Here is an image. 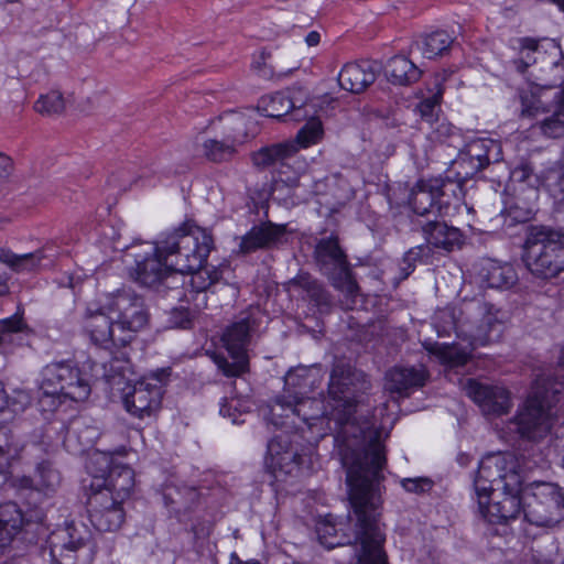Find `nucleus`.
Instances as JSON below:
<instances>
[{
  "label": "nucleus",
  "instance_id": "obj_1",
  "mask_svg": "<svg viewBox=\"0 0 564 564\" xmlns=\"http://www.w3.org/2000/svg\"><path fill=\"white\" fill-rule=\"evenodd\" d=\"M343 371L335 368L330 375L328 401L303 395L319 384L322 375L319 367H297L290 370L284 378V395L275 400L271 408V421L274 425L283 426L280 417L296 416L310 427L316 420L327 417L338 426L335 436L336 448L343 466L346 468V480L352 471L358 484L364 481L380 485L381 470L386 463L384 446L378 440L375 425L369 421H359L361 412L355 400L348 393L347 378L341 381Z\"/></svg>",
  "mask_w": 564,
  "mask_h": 564
},
{
  "label": "nucleus",
  "instance_id": "obj_2",
  "mask_svg": "<svg viewBox=\"0 0 564 564\" xmlns=\"http://www.w3.org/2000/svg\"><path fill=\"white\" fill-rule=\"evenodd\" d=\"M213 249L210 234L200 227L177 229L159 242H144L123 256L128 274L138 283L153 286L173 273L199 269Z\"/></svg>",
  "mask_w": 564,
  "mask_h": 564
},
{
  "label": "nucleus",
  "instance_id": "obj_3",
  "mask_svg": "<svg viewBox=\"0 0 564 564\" xmlns=\"http://www.w3.org/2000/svg\"><path fill=\"white\" fill-rule=\"evenodd\" d=\"M149 321L143 302L135 295L117 291L99 295L87 305L82 327L90 343L109 351L111 365L127 362V346Z\"/></svg>",
  "mask_w": 564,
  "mask_h": 564
},
{
  "label": "nucleus",
  "instance_id": "obj_4",
  "mask_svg": "<svg viewBox=\"0 0 564 564\" xmlns=\"http://www.w3.org/2000/svg\"><path fill=\"white\" fill-rule=\"evenodd\" d=\"M522 466L514 453H491L479 463L474 489L481 516L490 523H507L524 513Z\"/></svg>",
  "mask_w": 564,
  "mask_h": 564
},
{
  "label": "nucleus",
  "instance_id": "obj_5",
  "mask_svg": "<svg viewBox=\"0 0 564 564\" xmlns=\"http://www.w3.org/2000/svg\"><path fill=\"white\" fill-rule=\"evenodd\" d=\"M91 476L88 514L99 531H116L124 521L123 505L134 487V473L128 466L117 465L110 454L94 451L86 464Z\"/></svg>",
  "mask_w": 564,
  "mask_h": 564
},
{
  "label": "nucleus",
  "instance_id": "obj_6",
  "mask_svg": "<svg viewBox=\"0 0 564 564\" xmlns=\"http://www.w3.org/2000/svg\"><path fill=\"white\" fill-rule=\"evenodd\" d=\"M557 404L564 406V345L561 347L555 378L539 377L534 381L514 420L501 429L496 423L499 436L507 442L516 438H542L551 430L552 408Z\"/></svg>",
  "mask_w": 564,
  "mask_h": 564
},
{
  "label": "nucleus",
  "instance_id": "obj_7",
  "mask_svg": "<svg viewBox=\"0 0 564 564\" xmlns=\"http://www.w3.org/2000/svg\"><path fill=\"white\" fill-rule=\"evenodd\" d=\"M355 474H348V495L354 509V549L356 554L348 564H388L382 549L386 536L379 522L381 490L373 482L358 484Z\"/></svg>",
  "mask_w": 564,
  "mask_h": 564
},
{
  "label": "nucleus",
  "instance_id": "obj_8",
  "mask_svg": "<svg viewBox=\"0 0 564 564\" xmlns=\"http://www.w3.org/2000/svg\"><path fill=\"white\" fill-rule=\"evenodd\" d=\"M40 406L57 411L85 402L91 392L89 380L72 362H53L42 370Z\"/></svg>",
  "mask_w": 564,
  "mask_h": 564
},
{
  "label": "nucleus",
  "instance_id": "obj_9",
  "mask_svg": "<svg viewBox=\"0 0 564 564\" xmlns=\"http://www.w3.org/2000/svg\"><path fill=\"white\" fill-rule=\"evenodd\" d=\"M113 373H106L112 389L120 391L126 411L134 417L153 416L161 408L163 397L162 381L155 376H145L131 384L132 375L129 360L121 365H110Z\"/></svg>",
  "mask_w": 564,
  "mask_h": 564
},
{
  "label": "nucleus",
  "instance_id": "obj_10",
  "mask_svg": "<svg viewBox=\"0 0 564 564\" xmlns=\"http://www.w3.org/2000/svg\"><path fill=\"white\" fill-rule=\"evenodd\" d=\"M22 447L14 440L11 431L6 426H0V486L10 482L12 487L19 489H31L44 497H51L61 485L59 473L52 467L48 462H42L37 465L33 478L22 477L20 479L12 477L11 467L19 458Z\"/></svg>",
  "mask_w": 564,
  "mask_h": 564
},
{
  "label": "nucleus",
  "instance_id": "obj_11",
  "mask_svg": "<svg viewBox=\"0 0 564 564\" xmlns=\"http://www.w3.org/2000/svg\"><path fill=\"white\" fill-rule=\"evenodd\" d=\"M523 261L535 275L552 278L564 271V234L545 227L531 228Z\"/></svg>",
  "mask_w": 564,
  "mask_h": 564
},
{
  "label": "nucleus",
  "instance_id": "obj_12",
  "mask_svg": "<svg viewBox=\"0 0 564 564\" xmlns=\"http://www.w3.org/2000/svg\"><path fill=\"white\" fill-rule=\"evenodd\" d=\"M521 117L535 118L552 109V116L540 124L541 132L550 138L564 135V88L529 84L519 93Z\"/></svg>",
  "mask_w": 564,
  "mask_h": 564
},
{
  "label": "nucleus",
  "instance_id": "obj_13",
  "mask_svg": "<svg viewBox=\"0 0 564 564\" xmlns=\"http://www.w3.org/2000/svg\"><path fill=\"white\" fill-rule=\"evenodd\" d=\"M47 546L52 564H89L95 556L90 533L83 524L57 528L50 534Z\"/></svg>",
  "mask_w": 564,
  "mask_h": 564
},
{
  "label": "nucleus",
  "instance_id": "obj_14",
  "mask_svg": "<svg viewBox=\"0 0 564 564\" xmlns=\"http://www.w3.org/2000/svg\"><path fill=\"white\" fill-rule=\"evenodd\" d=\"M524 518L536 525H553L564 517V490L546 481H533L522 487Z\"/></svg>",
  "mask_w": 564,
  "mask_h": 564
},
{
  "label": "nucleus",
  "instance_id": "obj_15",
  "mask_svg": "<svg viewBox=\"0 0 564 564\" xmlns=\"http://www.w3.org/2000/svg\"><path fill=\"white\" fill-rule=\"evenodd\" d=\"M241 126V118L236 115H226L212 121L205 135L197 138V147L202 155L213 162H221L230 159L236 144L242 139L236 130Z\"/></svg>",
  "mask_w": 564,
  "mask_h": 564
},
{
  "label": "nucleus",
  "instance_id": "obj_16",
  "mask_svg": "<svg viewBox=\"0 0 564 564\" xmlns=\"http://www.w3.org/2000/svg\"><path fill=\"white\" fill-rule=\"evenodd\" d=\"M251 330L252 325L249 316L241 317L225 330L223 335V343L231 361L229 362L226 358L220 356H214L215 364L225 376L234 377L247 371V346Z\"/></svg>",
  "mask_w": 564,
  "mask_h": 564
},
{
  "label": "nucleus",
  "instance_id": "obj_17",
  "mask_svg": "<svg viewBox=\"0 0 564 564\" xmlns=\"http://www.w3.org/2000/svg\"><path fill=\"white\" fill-rule=\"evenodd\" d=\"M265 468L274 478L275 490H284L283 484L303 474L306 458L295 454L283 436L272 438L268 444Z\"/></svg>",
  "mask_w": 564,
  "mask_h": 564
},
{
  "label": "nucleus",
  "instance_id": "obj_18",
  "mask_svg": "<svg viewBox=\"0 0 564 564\" xmlns=\"http://www.w3.org/2000/svg\"><path fill=\"white\" fill-rule=\"evenodd\" d=\"M443 181L441 178L420 180L411 189L409 205L417 215L434 214L440 217H449L455 213L447 202L442 200Z\"/></svg>",
  "mask_w": 564,
  "mask_h": 564
},
{
  "label": "nucleus",
  "instance_id": "obj_19",
  "mask_svg": "<svg viewBox=\"0 0 564 564\" xmlns=\"http://www.w3.org/2000/svg\"><path fill=\"white\" fill-rule=\"evenodd\" d=\"M315 252L325 271L328 264L333 267L335 272L330 274V279L334 286L349 296H354L358 291V286L347 267L345 254L339 248L337 239L330 237L321 240Z\"/></svg>",
  "mask_w": 564,
  "mask_h": 564
},
{
  "label": "nucleus",
  "instance_id": "obj_20",
  "mask_svg": "<svg viewBox=\"0 0 564 564\" xmlns=\"http://www.w3.org/2000/svg\"><path fill=\"white\" fill-rule=\"evenodd\" d=\"M464 389L486 415L499 416L506 413L511 405L510 395L502 387H490L470 379Z\"/></svg>",
  "mask_w": 564,
  "mask_h": 564
},
{
  "label": "nucleus",
  "instance_id": "obj_21",
  "mask_svg": "<svg viewBox=\"0 0 564 564\" xmlns=\"http://www.w3.org/2000/svg\"><path fill=\"white\" fill-rule=\"evenodd\" d=\"M316 105L317 98H314L306 101L303 106H296V100H294L289 93L278 91L261 97L258 102V109L263 116L271 118H280L288 115L290 110H293L292 119L300 121L306 119L310 115L307 108H313Z\"/></svg>",
  "mask_w": 564,
  "mask_h": 564
},
{
  "label": "nucleus",
  "instance_id": "obj_22",
  "mask_svg": "<svg viewBox=\"0 0 564 564\" xmlns=\"http://www.w3.org/2000/svg\"><path fill=\"white\" fill-rule=\"evenodd\" d=\"M479 282L492 289H509L517 282V273L513 267L507 262L494 259H482L477 264Z\"/></svg>",
  "mask_w": 564,
  "mask_h": 564
},
{
  "label": "nucleus",
  "instance_id": "obj_23",
  "mask_svg": "<svg viewBox=\"0 0 564 564\" xmlns=\"http://www.w3.org/2000/svg\"><path fill=\"white\" fill-rule=\"evenodd\" d=\"M376 69L368 61L346 64L338 74L339 86L350 93H361L376 80Z\"/></svg>",
  "mask_w": 564,
  "mask_h": 564
},
{
  "label": "nucleus",
  "instance_id": "obj_24",
  "mask_svg": "<svg viewBox=\"0 0 564 564\" xmlns=\"http://www.w3.org/2000/svg\"><path fill=\"white\" fill-rule=\"evenodd\" d=\"M44 256L42 251L32 253L17 254L8 249H0V295L8 293V275L4 265L21 272L31 271L44 265L42 262Z\"/></svg>",
  "mask_w": 564,
  "mask_h": 564
},
{
  "label": "nucleus",
  "instance_id": "obj_25",
  "mask_svg": "<svg viewBox=\"0 0 564 564\" xmlns=\"http://www.w3.org/2000/svg\"><path fill=\"white\" fill-rule=\"evenodd\" d=\"M189 275L191 293L195 294L192 300L195 301V310H203L207 306L206 291L215 283H217L221 275L220 267L205 265L191 272H185Z\"/></svg>",
  "mask_w": 564,
  "mask_h": 564
},
{
  "label": "nucleus",
  "instance_id": "obj_26",
  "mask_svg": "<svg viewBox=\"0 0 564 564\" xmlns=\"http://www.w3.org/2000/svg\"><path fill=\"white\" fill-rule=\"evenodd\" d=\"M24 524V517L14 502L0 506V551L9 547Z\"/></svg>",
  "mask_w": 564,
  "mask_h": 564
},
{
  "label": "nucleus",
  "instance_id": "obj_27",
  "mask_svg": "<svg viewBox=\"0 0 564 564\" xmlns=\"http://www.w3.org/2000/svg\"><path fill=\"white\" fill-rule=\"evenodd\" d=\"M425 372L422 369L398 367L386 376V389L391 393L403 394L412 387L423 386Z\"/></svg>",
  "mask_w": 564,
  "mask_h": 564
},
{
  "label": "nucleus",
  "instance_id": "obj_28",
  "mask_svg": "<svg viewBox=\"0 0 564 564\" xmlns=\"http://www.w3.org/2000/svg\"><path fill=\"white\" fill-rule=\"evenodd\" d=\"M424 234L430 245L446 251H451L462 243L460 231L445 223H430L424 227Z\"/></svg>",
  "mask_w": 564,
  "mask_h": 564
},
{
  "label": "nucleus",
  "instance_id": "obj_29",
  "mask_svg": "<svg viewBox=\"0 0 564 564\" xmlns=\"http://www.w3.org/2000/svg\"><path fill=\"white\" fill-rule=\"evenodd\" d=\"M284 227L269 225L251 229L241 240L240 248L243 252H250L258 248L282 241Z\"/></svg>",
  "mask_w": 564,
  "mask_h": 564
},
{
  "label": "nucleus",
  "instance_id": "obj_30",
  "mask_svg": "<svg viewBox=\"0 0 564 564\" xmlns=\"http://www.w3.org/2000/svg\"><path fill=\"white\" fill-rule=\"evenodd\" d=\"M296 153V145L293 142H282L271 147H264L252 154L253 164L259 167H268L270 165L281 163L282 169H290L284 163Z\"/></svg>",
  "mask_w": 564,
  "mask_h": 564
},
{
  "label": "nucleus",
  "instance_id": "obj_31",
  "mask_svg": "<svg viewBox=\"0 0 564 564\" xmlns=\"http://www.w3.org/2000/svg\"><path fill=\"white\" fill-rule=\"evenodd\" d=\"M386 75L393 84L409 85L420 78L421 70L408 57L397 55L388 62L386 66Z\"/></svg>",
  "mask_w": 564,
  "mask_h": 564
},
{
  "label": "nucleus",
  "instance_id": "obj_32",
  "mask_svg": "<svg viewBox=\"0 0 564 564\" xmlns=\"http://www.w3.org/2000/svg\"><path fill=\"white\" fill-rule=\"evenodd\" d=\"M429 352L446 368H455L467 362L470 351L459 344H431L426 346Z\"/></svg>",
  "mask_w": 564,
  "mask_h": 564
},
{
  "label": "nucleus",
  "instance_id": "obj_33",
  "mask_svg": "<svg viewBox=\"0 0 564 564\" xmlns=\"http://www.w3.org/2000/svg\"><path fill=\"white\" fill-rule=\"evenodd\" d=\"M318 106L319 99H317V105L315 107L307 108V111L310 112V115L306 117L308 118L307 122L297 132L295 140L290 141L296 145V152L300 149H306L313 144H316L322 140L324 133L323 126L321 120L315 117L318 112Z\"/></svg>",
  "mask_w": 564,
  "mask_h": 564
},
{
  "label": "nucleus",
  "instance_id": "obj_34",
  "mask_svg": "<svg viewBox=\"0 0 564 564\" xmlns=\"http://www.w3.org/2000/svg\"><path fill=\"white\" fill-rule=\"evenodd\" d=\"M70 105V97H64L58 89H51L39 96L33 109L42 116H57L63 113Z\"/></svg>",
  "mask_w": 564,
  "mask_h": 564
},
{
  "label": "nucleus",
  "instance_id": "obj_35",
  "mask_svg": "<svg viewBox=\"0 0 564 564\" xmlns=\"http://www.w3.org/2000/svg\"><path fill=\"white\" fill-rule=\"evenodd\" d=\"M513 45L517 57L512 59V65L518 72L523 73L539 59L541 54L539 42L534 39L522 37L516 40Z\"/></svg>",
  "mask_w": 564,
  "mask_h": 564
},
{
  "label": "nucleus",
  "instance_id": "obj_36",
  "mask_svg": "<svg viewBox=\"0 0 564 564\" xmlns=\"http://www.w3.org/2000/svg\"><path fill=\"white\" fill-rule=\"evenodd\" d=\"M453 40L445 31H437L427 34L421 45L420 50L423 57L432 59L443 55L451 46Z\"/></svg>",
  "mask_w": 564,
  "mask_h": 564
},
{
  "label": "nucleus",
  "instance_id": "obj_37",
  "mask_svg": "<svg viewBox=\"0 0 564 564\" xmlns=\"http://www.w3.org/2000/svg\"><path fill=\"white\" fill-rule=\"evenodd\" d=\"M30 402V394L23 390L14 391V394L9 398L0 382V412L8 413L9 419H13L23 412Z\"/></svg>",
  "mask_w": 564,
  "mask_h": 564
},
{
  "label": "nucleus",
  "instance_id": "obj_38",
  "mask_svg": "<svg viewBox=\"0 0 564 564\" xmlns=\"http://www.w3.org/2000/svg\"><path fill=\"white\" fill-rule=\"evenodd\" d=\"M109 102V95L104 88L94 91H84L80 100L76 104L75 110L80 113H91L104 108Z\"/></svg>",
  "mask_w": 564,
  "mask_h": 564
},
{
  "label": "nucleus",
  "instance_id": "obj_39",
  "mask_svg": "<svg viewBox=\"0 0 564 564\" xmlns=\"http://www.w3.org/2000/svg\"><path fill=\"white\" fill-rule=\"evenodd\" d=\"M316 533L319 543L327 549L345 544V542L337 538V528L333 516H327L318 520L316 524Z\"/></svg>",
  "mask_w": 564,
  "mask_h": 564
},
{
  "label": "nucleus",
  "instance_id": "obj_40",
  "mask_svg": "<svg viewBox=\"0 0 564 564\" xmlns=\"http://www.w3.org/2000/svg\"><path fill=\"white\" fill-rule=\"evenodd\" d=\"M486 144L489 147H495V140L486 138L476 139L467 144V154L471 161L476 160V169L485 167L489 164L491 158H494V154H488L487 152L479 150V147H486Z\"/></svg>",
  "mask_w": 564,
  "mask_h": 564
},
{
  "label": "nucleus",
  "instance_id": "obj_41",
  "mask_svg": "<svg viewBox=\"0 0 564 564\" xmlns=\"http://www.w3.org/2000/svg\"><path fill=\"white\" fill-rule=\"evenodd\" d=\"M23 332L22 318L14 315L0 321V344L12 343L14 337Z\"/></svg>",
  "mask_w": 564,
  "mask_h": 564
},
{
  "label": "nucleus",
  "instance_id": "obj_42",
  "mask_svg": "<svg viewBox=\"0 0 564 564\" xmlns=\"http://www.w3.org/2000/svg\"><path fill=\"white\" fill-rule=\"evenodd\" d=\"M441 98H442V88L437 85L436 91L433 93L431 97L423 99L419 104L417 110H419L422 119H424L426 122L432 123V121L436 115Z\"/></svg>",
  "mask_w": 564,
  "mask_h": 564
},
{
  "label": "nucleus",
  "instance_id": "obj_43",
  "mask_svg": "<svg viewBox=\"0 0 564 564\" xmlns=\"http://www.w3.org/2000/svg\"><path fill=\"white\" fill-rule=\"evenodd\" d=\"M194 318V313L188 308H173L169 314V326L172 328H188Z\"/></svg>",
  "mask_w": 564,
  "mask_h": 564
},
{
  "label": "nucleus",
  "instance_id": "obj_44",
  "mask_svg": "<svg viewBox=\"0 0 564 564\" xmlns=\"http://www.w3.org/2000/svg\"><path fill=\"white\" fill-rule=\"evenodd\" d=\"M401 484L406 491L411 492L424 491L431 486L430 480L424 478H408L403 479Z\"/></svg>",
  "mask_w": 564,
  "mask_h": 564
},
{
  "label": "nucleus",
  "instance_id": "obj_45",
  "mask_svg": "<svg viewBox=\"0 0 564 564\" xmlns=\"http://www.w3.org/2000/svg\"><path fill=\"white\" fill-rule=\"evenodd\" d=\"M268 54L264 51L259 52L252 62V68L256 69L262 77H271L273 72L265 66Z\"/></svg>",
  "mask_w": 564,
  "mask_h": 564
},
{
  "label": "nucleus",
  "instance_id": "obj_46",
  "mask_svg": "<svg viewBox=\"0 0 564 564\" xmlns=\"http://www.w3.org/2000/svg\"><path fill=\"white\" fill-rule=\"evenodd\" d=\"M300 174L297 172H293L289 174L288 171L281 170L279 172V178L274 182L273 191H276L280 185L284 184L288 187H293L299 182Z\"/></svg>",
  "mask_w": 564,
  "mask_h": 564
},
{
  "label": "nucleus",
  "instance_id": "obj_47",
  "mask_svg": "<svg viewBox=\"0 0 564 564\" xmlns=\"http://www.w3.org/2000/svg\"><path fill=\"white\" fill-rule=\"evenodd\" d=\"M508 215L518 223H524L531 219L532 217V209L531 208H524L520 209L518 207H506Z\"/></svg>",
  "mask_w": 564,
  "mask_h": 564
},
{
  "label": "nucleus",
  "instance_id": "obj_48",
  "mask_svg": "<svg viewBox=\"0 0 564 564\" xmlns=\"http://www.w3.org/2000/svg\"><path fill=\"white\" fill-rule=\"evenodd\" d=\"M13 171V162L9 155L0 151V178L7 177Z\"/></svg>",
  "mask_w": 564,
  "mask_h": 564
},
{
  "label": "nucleus",
  "instance_id": "obj_49",
  "mask_svg": "<svg viewBox=\"0 0 564 564\" xmlns=\"http://www.w3.org/2000/svg\"><path fill=\"white\" fill-rule=\"evenodd\" d=\"M238 401L231 400L230 403L227 402V400H224V402L220 403V414L225 417H229L234 424L239 423L238 416L235 413H231V408L234 406V403H237Z\"/></svg>",
  "mask_w": 564,
  "mask_h": 564
},
{
  "label": "nucleus",
  "instance_id": "obj_50",
  "mask_svg": "<svg viewBox=\"0 0 564 564\" xmlns=\"http://www.w3.org/2000/svg\"><path fill=\"white\" fill-rule=\"evenodd\" d=\"M494 339V336L490 334H474L470 336V345L475 346H485L489 341Z\"/></svg>",
  "mask_w": 564,
  "mask_h": 564
},
{
  "label": "nucleus",
  "instance_id": "obj_51",
  "mask_svg": "<svg viewBox=\"0 0 564 564\" xmlns=\"http://www.w3.org/2000/svg\"><path fill=\"white\" fill-rule=\"evenodd\" d=\"M479 150H482V152H487L488 154H494V158H491V161H498L500 159V144L495 141V147H489L486 144V147H479Z\"/></svg>",
  "mask_w": 564,
  "mask_h": 564
},
{
  "label": "nucleus",
  "instance_id": "obj_52",
  "mask_svg": "<svg viewBox=\"0 0 564 564\" xmlns=\"http://www.w3.org/2000/svg\"><path fill=\"white\" fill-rule=\"evenodd\" d=\"M321 41V34L316 31H311L306 36H305V43L308 45V46H316Z\"/></svg>",
  "mask_w": 564,
  "mask_h": 564
},
{
  "label": "nucleus",
  "instance_id": "obj_53",
  "mask_svg": "<svg viewBox=\"0 0 564 564\" xmlns=\"http://www.w3.org/2000/svg\"><path fill=\"white\" fill-rule=\"evenodd\" d=\"M487 323L490 326L491 330H497V336L496 337H498L499 333H500V325L491 324L490 318H487Z\"/></svg>",
  "mask_w": 564,
  "mask_h": 564
},
{
  "label": "nucleus",
  "instance_id": "obj_54",
  "mask_svg": "<svg viewBox=\"0 0 564 564\" xmlns=\"http://www.w3.org/2000/svg\"><path fill=\"white\" fill-rule=\"evenodd\" d=\"M440 127L444 130L446 134H452L453 127L451 124L442 123Z\"/></svg>",
  "mask_w": 564,
  "mask_h": 564
},
{
  "label": "nucleus",
  "instance_id": "obj_55",
  "mask_svg": "<svg viewBox=\"0 0 564 564\" xmlns=\"http://www.w3.org/2000/svg\"><path fill=\"white\" fill-rule=\"evenodd\" d=\"M68 440H69V434H68L66 437H64V438L62 440V442H63V444H64V446L66 447V449H67V451H72V447H70V445L68 444Z\"/></svg>",
  "mask_w": 564,
  "mask_h": 564
},
{
  "label": "nucleus",
  "instance_id": "obj_56",
  "mask_svg": "<svg viewBox=\"0 0 564 564\" xmlns=\"http://www.w3.org/2000/svg\"><path fill=\"white\" fill-rule=\"evenodd\" d=\"M552 2L556 3L558 8L564 11V0H551Z\"/></svg>",
  "mask_w": 564,
  "mask_h": 564
},
{
  "label": "nucleus",
  "instance_id": "obj_57",
  "mask_svg": "<svg viewBox=\"0 0 564 564\" xmlns=\"http://www.w3.org/2000/svg\"><path fill=\"white\" fill-rule=\"evenodd\" d=\"M560 445L562 448H564V434L562 433L561 434V437H560ZM563 467H564V455H563Z\"/></svg>",
  "mask_w": 564,
  "mask_h": 564
},
{
  "label": "nucleus",
  "instance_id": "obj_58",
  "mask_svg": "<svg viewBox=\"0 0 564 564\" xmlns=\"http://www.w3.org/2000/svg\"><path fill=\"white\" fill-rule=\"evenodd\" d=\"M523 178L528 177V167L522 169Z\"/></svg>",
  "mask_w": 564,
  "mask_h": 564
},
{
  "label": "nucleus",
  "instance_id": "obj_59",
  "mask_svg": "<svg viewBox=\"0 0 564 564\" xmlns=\"http://www.w3.org/2000/svg\"><path fill=\"white\" fill-rule=\"evenodd\" d=\"M517 174H518V171H514V172L512 173V177H516V175H517Z\"/></svg>",
  "mask_w": 564,
  "mask_h": 564
},
{
  "label": "nucleus",
  "instance_id": "obj_60",
  "mask_svg": "<svg viewBox=\"0 0 564 564\" xmlns=\"http://www.w3.org/2000/svg\"><path fill=\"white\" fill-rule=\"evenodd\" d=\"M248 564H259V562H256V561H254V562H250V563H248Z\"/></svg>",
  "mask_w": 564,
  "mask_h": 564
}]
</instances>
